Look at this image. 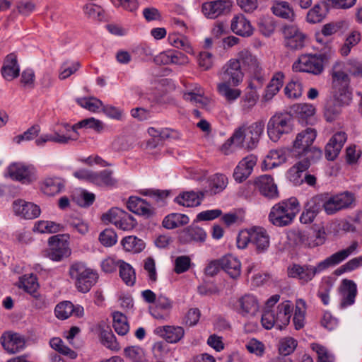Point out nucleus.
<instances>
[{
    "mask_svg": "<svg viewBox=\"0 0 362 362\" xmlns=\"http://www.w3.org/2000/svg\"><path fill=\"white\" fill-rule=\"evenodd\" d=\"M264 122L258 120L252 124L243 123L234 129L231 136L222 145L221 151L229 155L235 151V147L248 150L255 148L264 130Z\"/></svg>",
    "mask_w": 362,
    "mask_h": 362,
    "instance_id": "1",
    "label": "nucleus"
},
{
    "mask_svg": "<svg viewBox=\"0 0 362 362\" xmlns=\"http://www.w3.org/2000/svg\"><path fill=\"white\" fill-rule=\"evenodd\" d=\"M358 245V243L354 241L347 248L332 254L323 261L319 262L315 267L294 264L288 269V275L289 277L298 278L304 282H308L312 280L317 273L343 262L356 251Z\"/></svg>",
    "mask_w": 362,
    "mask_h": 362,
    "instance_id": "2",
    "label": "nucleus"
},
{
    "mask_svg": "<svg viewBox=\"0 0 362 362\" xmlns=\"http://www.w3.org/2000/svg\"><path fill=\"white\" fill-rule=\"evenodd\" d=\"M316 136V131L311 128H307L298 133L293 141L292 155L312 162L319 160L322 156V151L313 146Z\"/></svg>",
    "mask_w": 362,
    "mask_h": 362,
    "instance_id": "3",
    "label": "nucleus"
},
{
    "mask_svg": "<svg viewBox=\"0 0 362 362\" xmlns=\"http://www.w3.org/2000/svg\"><path fill=\"white\" fill-rule=\"evenodd\" d=\"M299 211L300 204L298 199L291 197L272 206L269 214V220L275 226H286L293 222Z\"/></svg>",
    "mask_w": 362,
    "mask_h": 362,
    "instance_id": "4",
    "label": "nucleus"
},
{
    "mask_svg": "<svg viewBox=\"0 0 362 362\" xmlns=\"http://www.w3.org/2000/svg\"><path fill=\"white\" fill-rule=\"evenodd\" d=\"M348 73L356 77H361L362 61L350 59L346 62H336L331 71L334 87L341 86L348 88L350 81Z\"/></svg>",
    "mask_w": 362,
    "mask_h": 362,
    "instance_id": "5",
    "label": "nucleus"
},
{
    "mask_svg": "<svg viewBox=\"0 0 362 362\" xmlns=\"http://www.w3.org/2000/svg\"><path fill=\"white\" fill-rule=\"evenodd\" d=\"M69 274L77 290L83 293L88 292L98 279V273L81 262L71 264Z\"/></svg>",
    "mask_w": 362,
    "mask_h": 362,
    "instance_id": "6",
    "label": "nucleus"
},
{
    "mask_svg": "<svg viewBox=\"0 0 362 362\" xmlns=\"http://www.w3.org/2000/svg\"><path fill=\"white\" fill-rule=\"evenodd\" d=\"M336 90L334 97L328 101L325 107V117L327 122L335 120L341 113L342 108L351 100V93L349 88L341 86L334 87Z\"/></svg>",
    "mask_w": 362,
    "mask_h": 362,
    "instance_id": "7",
    "label": "nucleus"
},
{
    "mask_svg": "<svg viewBox=\"0 0 362 362\" xmlns=\"http://www.w3.org/2000/svg\"><path fill=\"white\" fill-rule=\"evenodd\" d=\"M322 54H303L293 64L292 69L296 72H306L320 75L324 70V59Z\"/></svg>",
    "mask_w": 362,
    "mask_h": 362,
    "instance_id": "8",
    "label": "nucleus"
},
{
    "mask_svg": "<svg viewBox=\"0 0 362 362\" xmlns=\"http://www.w3.org/2000/svg\"><path fill=\"white\" fill-rule=\"evenodd\" d=\"M68 234H58L48 240L49 248L43 252L44 256L53 261H61L71 255Z\"/></svg>",
    "mask_w": 362,
    "mask_h": 362,
    "instance_id": "9",
    "label": "nucleus"
},
{
    "mask_svg": "<svg viewBox=\"0 0 362 362\" xmlns=\"http://www.w3.org/2000/svg\"><path fill=\"white\" fill-rule=\"evenodd\" d=\"M6 175L25 185H30L37 179L34 165L23 162L11 163L6 169Z\"/></svg>",
    "mask_w": 362,
    "mask_h": 362,
    "instance_id": "10",
    "label": "nucleus"
},
{
    "mask_svg": "<svg viewBox=\"0 0 362 362\" xmlns=\"http://www.w3.org/2000/svg\"><path fill=\"white\" fill-rule=\"evenodd\" d=\"M291 130V117L287 114H276L267 124V134L271 140L276 142L284 134Z\"/></svg>",
    "mask_w": 362,
    "mask_h": 362,
    "instance_id": "11",
    "label": "nucleus"
},
{
    "mask_svg": "<svg viewBox=\"0 0 362 362\" xmlns=\"http://www.w3.org/2000/svg\"><path fill=\"white\" fill-rule=\"evenodd\" d=\"M219 75L223 82H228L233 86H239L244 78V71L238 61L230 59L222 67Z\"/></svg>",
    "mask_w": 362,
    "mask_h": 362,
    "instance_id": "12",
    "label": "nucleus"
},
{
    "mask_svg": "<svg viewBox=\"0 0 362 362\" xmlns=\"http://www.w3.org/2000/svg\"><path fill=\"white\" fill-rule=\"evenodd\" d=\"M281 30L286 47L292 50H299L304 47L306 36L295 24H285Z\"/></svg>",
    "mask_w": 362,
    "mask_h": 362,
    "instance_id": "13",
    "label": "nucleus"
},
{
    "mask_svg": "<svg viewBox=\"0 0 362 362\" xmlns=\"http://www.w3.org/2000/svg\"><path fill=\"white\" fill-rule=\"evenodd\" d=\"M12 209L16 216L25 220L35 219L37 218L41 213L39 206L21 199L13 201Z\"/></svg>",
    "mask_w": 362,
    "mask_h": 362,
    "instance_id": "14",
    "label": "nucleus"
},
{
    "mask_svg": "<svg viewBox=\"0 0 362 362\" xmlns=\"http://www.w3.org/2000/svg\"><path fill=\"white\" fill-rule=\"evenodd\" d=\"M354 202L355 197L352 193L345 192L335 195L327 199L326 213L329 215L334 214L340 210L351 207Z\"/></svg>",
    "mask_w": 362,
    "mask_h": 362,
    "instance_id": "15",
    "label": "nucleus"
},
{
    "mask_svg": "<svg viewBox=\"0 0 362 362\" xmlns=\"http://www.w3.org/2000/svg\"><path fill=\"white\" fill-rule=\"evenodd\" d=\"M73 141H76V136L64 134V130L59 127V128L54 129L52 133L40 135L35 139V143L37 146H44L47 142L68 144Z\"/></svg>",
    "mask_w": 362,
    "mask_h": 362,
    "instance_id": "16",
    "label": "nucleus"
},
{
    "mask_svg": "<svg viewBox=\"0 0 362 362\" xmlns=\"http://www.w3.org/2000/svg\"><path fill=\"white\" fill-rule=\"evenodd\" d=\"M251 245L257 253L265 252L270 245V238L262 227L254 226L251 228Z\"/></svg>",
    "mask_w": 362,
    "mask_h": 362,
    "instance_id": "17",
    "label": "nucleus"
},
{
    "mask_svg": "<svg viewBox=\"0 0 362 362\" xmlns=\"http://www.w3.org/2000/svg\"><path fill=\"white\" fill-rule=\"evenodd\" d=\"M254 185L259 193L268 199H275L279 197L277 186L270 175L259 176L255 179Z\"/></svg>",
    "mask_w": 362,
    "mask_h": 362,
    "instance_id": "18",
    "label": "nucleus"
},
{
    "mask_svg": "<svg viewBox=\"0 0 362 362\" xmlns=\"http://www.w3.org/2000/svg\"><path fill=\"white\" fill-rule=\"evenodd\" d=\"M259 308L257 298L251 294H245L240 297L235 304L236 311L243 317L254 316L259 310Z\"/></svg>",
    "mask_w": 362,
    "mask_h": 362,
    "instance_id": "19",
    "label": "nucleus"
},
{
    "mask_svg": "<svg viewBox=\"0 0 362 362\" xmlns=\"http://www.w3.org/2000/svg\"><path fill=\"white\" fill-rule=\"evenodd\" d=\"M241 65L243 71L247 70L250 73H257L262 71V66L259 60L248 49L240 51L235 58Z\"/></svg>",
    "mask_w": 362,
    "mask_h": 362,
    "instance_id": "20",
    "label": "nucleus"
},
{
    "mask_svg": "<svg viewBox=\"0 0 362 362\" xmlns=\"http://www.w3.org/2000/svg\"><path fill=\"white\" fill-rule=\"evenodd\" d=\"M256 163L257 158L254 155H250L243 158L234 170L233 177L235 180L239 183L245 180L252 173Z\"/></svg>",
    "mask_w": 362,
    "mask_h": 362,
    "instance_id": "21",
    "label": "nucleus"
},
{
    "mask_svg": "<svg viewBox=\"0 0 362 362\" xmlns=\"http://www.w3.org/2000/svg\"><path fill=\"white\" fill-rule=\"evenodd\" d=\"M341 294L340 308H345L353 305L357 295V286L356 283L349 279H344L339 288Z\"/></svg>",
    "mask_w": 362,
    "mask_h": 362,
    "instance_id": "22",
    "label": "nucleus"
},
{
    "mask_svg": "<svg viewBox=\"0 0 362 362\" xmlns=\"http://www.w3.org/2000/svg\"><path fill=\"white\" fill-rule=\"evenodd\" d=\"M272 310L274 314L277 329H282L288 325L293 310V304L291 301H284Z\"/></svg>",
    "mask_w": 362,
    "mask_h": 362,
    "instance_id": "23",
    "label": "nucleus"
},
{
    "mask_svg": "<svg viewBox=\"0 0 362 362\" xmlns=\"http://www.w3.org/2000/svg\"><path fill=\"white\" fill-rule=\"evenodd\" d=\"M346 134L339 132L334 134L325 146V156L329 160H334L346 141Z\"/></svg>",
    "mask_w": 362,
    "mask_h": 362,
    "instance_id": "24",
    "label": "nucleus"
},
{
    "mask_svg": "<svg viewBox=\"0 0 362 362\" xmlns=\"http://www.w3.org/2000/svg\"><path fill=\"white\" fill-rule=\"evenodd\" d=\"M1 342L10 354H15L23 350L25 346V338L18 333H7L1 336Z\"/></svg>",
    "mask_w": 362,
    "mask_h": 362,
    "instance_id": "25",
    "label": "nucleus"
},
{
    "mask_svg": "<svg viewBox=\"0 0 362 362\" xmlns=\"http://www.w3.org/2000/svg\"><path fill=\"white\" fill-rule=\"evenodd\" d=\"M155 332L171 344L177 343L185 336V330L180 326H161L157 327Z\"/></svg>",
    "mask_w": 362,
    "mask_h": 362,
    "instance_id": "26",
    "label": "nucleus"
},
{
    "mask_svg": "<svg viewBox=\"0 0 362 362\" xmlns=\"http://www.w3.org/2000/svg\"><path fill=\"white\" fill-rule=\"evenodd\" d=\"M64 180L59 177H47L40 184V190L47 196H54L64 189Z\"/></svg>",
    "mask_w": 362,
    "mask_h": 362,
    "instance_id": "27",
    "label": "nucleus"
},
{
    "mask_svg": "<svg viewBox=\"0 0 362 362\" xmlns=\"http://www.w3.org/2000/svg\"><path fill=\"white\" fill-rule=\"evenodd\" d=\"M127 206L133 213L146 217H149L153 212V209L150 204L138 197H130Z\"/></svg>",
    "mask_w": 362,
    "mask_h": 362,
    "instance_id": "28",
    "label": "nucleus"
},
{
    "mask_svg": "<svg viewBox=\"0 0 362 362\" xmlns=\"http://www.w3.org/2000/svg\"><path fill=\"white\" fill-rule=\"evenodd\" d=\"M20 68L15 54H8L1 68V74L7 81H11L19 76Z\"/></svg>",
    "mask_w": 362,
    "mask_h": 362,
    "instance_id": "29",
    "label": "nucleus"
},
{
    "mask_svg": "<svg viewBox=\"0 0 362 362\" xmlns=\"http://www.w3.org/2000/svg\"><path fill=\"white\" fill-rule=\"evenodd\" d=\"M204 197V194L202 192H185L177 196L175 202L185 207H194L201 204Z\"/></svg>",
    "mask_w": 362,
    "mask_h": 362,
    "instance_id": "30",
    "label": "nucleus"
},
{
    "mask_svg": "<svg viewBox=\"0 0 362 362\" xmlns=\"http://www.w3.org/2000/svg\"><path fill=\"white\" fill-rule=\"evenodd\" d=\"M206 238L205 231L196 226L192 225L185 228L180 235V240L183 243H188L192 241L204 242Z\"/></svg>",
    "mask_w": 362,
    "mask_h": 362,
    "instance_id": "31",
    "label": "nucleus"
},
{
    "mask_svg": "<svg viewBox=\"0 0 362 362\" xmlns=\"http://www.w3.org/2000/svg\"><path fill=\"white\" fill-rule=\"evenodd\" d=\"M221 269H223L232 279H237L241 273V264L233 255H228L220 259Z\"/></svg>",
    "mask_w": 362,
    "mask_h": 362,
    "instance_id": "32",
    "label": "nucleus"
},
{
    "mask_svg": "<svg viewBox=\"0 0 362 362\" xmlns=\"http://www.w3.org/2000/svg\"><path fill=\"white\" fill-rule=\"evenodd\" d=\"M299 159L300 160L292 166L287 173L288 178L296 185H300L303 182L302 173L308 169L312 163V161L307 160Z\"/></svg>",
    "mask_w": 362,
    "mask_h": 362,
    "instance_id": "33",
    "label": "nucleus"
},
{
    "mask_svg": "<svg viewBox=\"0 0 362 362\" xmlns=\"http://www.w3.org/2000/svg\"><path fill=\"white\" fill-rule=\"evenodd\" d=\"M182 97L185 100L202 107L206 106L209 103L208 98L204 96L203 89L197 84H195L192 89L183 92Z\"/></svg>",
    "mask_w": 362,
    "mask_h": 362,
    "instance_id": "34",
    "label": "nucleus"
},
{
    "mask_svg": "<svg viewBox=\"0 0 362 362\" xmlns=\"http://www.w3.org/2000/svg\"><path fill=\"white\" fill-rule=\"evenodd\" d=\"M226 7L227 4L224 1L206 2L202 5V12L207 18L214 19L222 14Z\"/></svg>",
    "mask_w": 362,
    "mask_h": 362,
    "instance_id": "35",
    "label": "nucleus"
},
{
    "mask_svg": "<svg viewBox=\"0 0 362 362\" xmlns=\"http://www.w3.org/2000/svg\"><path fill=\"white\" fill-rule=\"evenodd\" d=\"M155 61L163 64H175L179 65H184L188 63V57L179 52L160 53L155 58Z\"/></svg>",
    "mask_w": 362,
    "mask_h": 362,
    "instance_id": "36",
    "label": "nucleus"
},
{
    "mask_svg": "<svg viewBox=\"0 0 362 362\" xmlns=\"http://www.w3.org/2000/svg\"><path fill=\"white\" fill-rule=\"evenodd\" d=\"M329 4L322 2L315 4L307 13V21L308 23H320L327 16Z\"/></svg>",
    "mask_w": 362,
    "mask_h": 362,
    "instance_id": "37",
    "label": "nucleus"
},
{
    "mask_svg": "<svg viewBox=\"0 0 362 362\" xmlns=\"http://www.w3.org/2000/svg\"><path fill=\"white\" fill-rule=\"evenodd\" d=\"M250 90L245 93L240 100L241 110L244 113H248L255 106L259 99V95L255 90L253 82L249 86Z\"/></svg>",
    "mask_w": 362,
    "mask_h": 362,
    "instance_id": "38",
    "label": "nucleus"
},
{
    "mask_svg": "<svg viewBox=\"0 0 362 362\" xmlns=\"http://www.w3.org/2000/svg\"><path fill=\"white\" fill-rule=\"evenodd\" d=\"M189 221V217L185 214L173 213L166 216L163 221V226L167 229H174L185 225Z\"/></svg>",
    "mask_w": 362,
    "mask_h": 362,
    "instance_id": "39",
    "label": "nucleus"
},
{
    "mask_svg": "<svg viewBox=\"0 0 362 362\" xmlns=\"http://www.w3.org/2000/svg\"><path fill=\"white\" fill-rule=\"evenodd\" d=\"M117 180L113 176V171L103 170L99 173H95L93 184L100 187H112L116 186Z\"/></svg>",
    "mask_w": 362,
    "mask_h": 362,
    "instance_id": "40",
    "label": "nucleus"
},
{
    "mask_svg": "<svg viewBox=\"0 0 362 362\" xmlns=\"http://www.w3.org/2000/svg\"><path fill=\"white\" fill-rule=\"evenodd\" d=\"M122 245L127 252H141L146 247L144 241L134 235H129L122 240Z\"/></svg>",
    "mask_w": 362,
    "mask_h": 362,
    "instance_id": "41",
    "label": "nucleus"
},
{
    "mask_svg": "<svg viewBox=\"0 0 362 362\" xmlns=\"http://www.w3.org/2000/svg\"><path fill=\"white\" fill-rule=\"evenodd\" d=\"M233 85L228 82H221L217 86L219 94L227 101L233 102L238 99L241 95V90L238 88H233Z\"/></svg>",
    "mask_w": 362,
    "mask_h": 362,
    "instance_id": "42",
    "label": "nucleus"
},
{
    "mask_svg": "<svg viewBox=\"0 0 362 362\" xmlns=\"http://www.w3.org/2000/svg\"><path fill=\"white\" fill-rule=\"evenodd\" d=\"M305 312L306 303L305 300L303 299L296 300L294 316L293 318V322L296 329L298 330L304 327Z\"/></svg>",
    "mask_w": 362,
    "mask_h": 362,
    "instance_id": "43",
    "label": "nucleus"
},
{
    "mask_svg": "<svg viewBox=\"0 0 362 362\" xmlns=\"http://www.w3.org/2000/svg\"><path fill=\"white\" fill-rule=\"evenodd\" d=\"M284 75L282 73L276 74L267 87L264 98L267 100L272 99L283 86Z\"/></svg>",
    "mask_w": 362,
    "mask_h": 362,
    "instance_id": "44",
    "label": "nucleus"
},
{
    "mask_svg": "<svg viewBox=\"0 0 362 362\" xmlns=\"http://www.w3.org/2000/svg\"><path fill=\"white\" fill-rule=\"evenodd\" d=\"M112 317L115 331L119 335H125L129 329L127 317L120 312H115Z\"/></svg>",
    "mask_w": 362,
    "mask_h": 362,
    "instance_id": "45",
    "label": "nucleus"
},
{
    "mask_svg": "<svg viewBox=\"0 0 362 362\" xmlns=\"http://www.w3.org/2000/svg\"><path fill=\"white\" fill-rule=\"evenodd\" d=\"M168 41L171 45L176 48L182 49L187 53L192 52L190 42L184 35L177 33L170 34L168 36Z\"/></svg>",
    "mask_w": 362,
    "mask_h": 362,
    "instance_id": "46",
    "label": "nucleus"
},
{
    "mask_svg": "<svg viewBox=\"0 0 362 362\" xmlns=\"http://www.w3.org/2000/svg\"><path fill=\"white\" fill-rule=\"evenodd\" d=\"M119 276L123 281L128 286H133L136 281V275L132 267L123 261L119 260Z\"/></svg>",
    "mask_w": 362,
    "mask_h": 362,
    "instance_id": "47",
    "label": "nucleus"
},
{
    "mask_svg": "<svg viewBox=\"0 0 362 362\" xmlns=\"http://www.w3.org/2000/svg\"><path fill=\"white\" fill-rule=\"evenodd\" d=\"M272 11L276 16L286 20L293 21V11L286 1L276 3L272 7Z\"/></svg>",
    "mask_w": 362,
    "mask_h": 362,
    "instance_id": "48",
    "label": "nucleus"
},
{
    "mask_svg": "<svg viewBox=\"0 0 362 362\" xmlns=\"http://www.w3.org/2000/svg\"><path fill=\"white\" fill-rule=\"evenodd\" d=\"M148 133L151 136H160L163 141L165 139H179L180 134L175 129L165 128V129H156L150 127L148 129Z\"/></svg>",
    "mask_w": 362,
    "mask_h": 362,
    "instance_id": "49",
    "label": "nucleus"
},
{
    "mask_svg": "<svg viewBox=\"0 0 362 362\" xmlns=\"http://www.w3.org/2000/svg\"><path fill=\"white\" fill-rule=\"evenodd\" d=\"M361 33L358 31H352L346 38L344 45L339 49L340 54L346 57L349 55L353 47L356 46L361 41Z\"/></svg>",
    "mask_w": 362,
    "mask_h": 362,
    "instance_id": "50",
    "label": "nucleus"
},
{
    "mask_svg": "<svg viewBox=\"0 0 362 362\" xmlns=\"http://www.w3.org/2000/svg\"><path fill=\"white\" fill-rule=\"evenodd\" d=\"M18 286L32 295L35 293L39 286L36 277L33 274L24 275L21 277Z\"/></svg>",
    "mask_w": 362,
    "mask_h": 362,
    "instance_id": "51",
    "label": "nucleus"
},
{
    "mask_svg": "<svg viewBox=\"0 0 362 362\" xmlns=\"http://www.w3.org/2000/svg\"><path fill=\"white\" fill-rule=\"evenodd\" d=\"M76 103L81 107L93 112H98L103 107V102L95 97L77 98Z\"/></svg>",
    "mask_w": 362,
    "mask_h": 362,
    "instance_id": "52",
    "label": "nucleus"
},
{
    "mask_svg": "<svg viewBox=\"0 0 362 362\" xmlns=\"http://www.w3.org/2000/svg\"><path fill=\"white\" fill-rule=\"evenodd\" d=\"M95 194L86 190H80L73 196L74 201L81 207H88L95 201Z\"/></svg>",
    "mask_w": 362,
    "mask_h": 362,
    "instance_id": "53",
    "label": "nucleus"
},
{
    "mask_svg": "<svg viewBox=\"0 0 362 362\" xmlns=\"http://www.w3.org/2000/svg\"><path fill=\"white\" fill-rule=\"evenodd\" d=\"M34 228L41 233H54L60 231L62 226L52 221H39L35 223Z\"/></svg>",
    "mask_w": 362,
    "mask_h": 362,
    "instance_id": "54",
    "label": "nucleus"
},
{
    "mask_svg": "<svg viewBox=\"0 0 362 362\" xmlns=\"http://www.w3.org/2000/svg\"><path fill=\"white\" fill-rule=\"evenodd\" d=\"M297 345V341L293 337H284L279 341V351L283 356H288L295 351Z\"/></svg>",
    "mask_w": 362,
    "mask_h": 362,
    "instance_id": "55",
    "label": "nucleus"
},
{
    "mask_svg": "<svg viewBox=\"0 0 362 362\" xmlns=\"http://www.w3.org/2000/svg\"><path fill=\"white\" fill-rule=\"evenodd\" d=\"M287 238L293 245H304L308 247V235L303 231L293 229L288 232Z\"/></svg>",
    "mask_w": 362,
    "mask_h": 362,
    "instance_id": "56",
    "label": "nucleus"
},
{
    "mask_svg": "<svg viewBox=\"0 0 362 362\" xmlns=\"http://www.w3.org/2000/svg\"><path fill=\"white\" fill-rule=\"evenodd\" d=\"M326 204L327 199L323 195L320 194L312 197L306 203L305 206L317 215L322 209L326 211Z\"/></svg>",
    "mask_w": 362,
    "mask_h": 362,
    "instance_id": "57",
    "label": "nucleus"
},
{
    "mask_svg": "<svg viewBox=\"0 0 362 362\" xmlns=\"http://www.w3.org/2000/svg\"><path fill=\"white\" fill-rule=\"evenodd\" d=\"M311 349L317 354V362H334V356L327 349L319 344L313 343Z\"/></svg>",
    "mask_w": 362,
    "mask_h": 362,
    "instance_id": "58",
    "label": "nucleus"
},
{
    "mask_svg": "<svg viewBox=\"0 0 362 362\" xmlns=\"http://www.w3.org/2000/svg\"><path fill=\"white\" fill-rule=\"evenodd\" d=\"M74 311V305L69 301L59 303L54 310L56 317L61 320L67 319Z\"/></svg>",
    "mask_w": 362,
    "mask_h": 362,
    "instance_id": "59",
    "label": "nucleus"
},
{
    "mask_svg": "<svg viewBox=\"0 0 362 362\" xmlns=\"http://www.w3.org/2000/svg\"><path fill=\"white\" fill-rule=\"evenodd\" d=\"M100 341L103 346L112 351H117L120 349L115 335L110 331L101 332Z\"/></svg>",
    "mask_w": 362,
    "mask_h": 362,
    "instance_id": "60",
    "label": "nucleus"
},
{
    "mask_svg": "<svg viewBox=\"0 0 362 362\" xmlns=\"http://www.w3.org/2000/svg\"><path fill=\"white\" fill-rule=\"evenodd\" d=\"M285 160L286 158L281 151L273 150L267 155L264 163L268 168H272L279 165L281 163H284Z\"/></svg>",
    "mask_w": 362,
    "mask_h": 362,
    "instance_id": "61",
    "label": "nucleus"
},
{
    "mask_svg": "<svg viewBox=\"0 0 362 362\" xmlns=\"http://www.w3.org/2000/svg\"><path fill=\"white\" fill-rule=\"evenodd\" d=\"M285 94L290 98L296 99L302 95L303 86L299 81H292L288 83L285 89Z\"/></svg>",
    "mask_w": 362,
    "mask_h": 362,
    "instance_id": "62",
    "label": "nucleus"
},
{
    "mask_svg": "<svg viewBox=\"0 0 362 362\" xmlns=\"http://www.w3.org/2000/svg\"><path fill=\"white\" fill-rule=\"evenodd\" d=\"M136 224L137 223L134 217L124 211L123 214H122V216L115 226L123 230H130L133 229Z\"/></svg>",
    "mask_w": 362,
    "mask_h": 362,
    "instance_id": "63",
    "label": "nucleus"
},
{
    "mask_svg": "<svg viewBox=\"0 0 362 362\" xmlns=\"http://www.w3.org/2000/svg\"><path fill=\"white\" fill-rule=\"evenodd\" d=\"M99 240L105 247H111L114 245L117 240V235L112 229H105L99 235Z\"/></svg>",
    "mask_w": 362,
    "mask_h": 362,
    "instance_id": "64",
    "label": "nucleus"
}]
</instances>
